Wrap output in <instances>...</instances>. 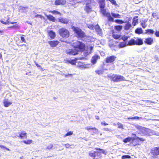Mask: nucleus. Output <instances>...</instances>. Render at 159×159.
I'll use <instances>...</instances> for the list:
<instances>
[{
	"instance_id": "obj_1",
	"label": "nucleus",
	"mask_w": 159,
	"mask_h": 159,
	"mask_svg": "<svg viewBox=\"0 0 159 159\" xmlns=\"http://www.w3.org/2000/svg\"><path fill=\"white\" fill-rule=\"evenodd\" d=\"M71 44L72 46L75 49L73 50L70 49L66 50V52L67 54L75 55L78 54L79 51H83L84 49V44L79 41H75Z\"/></svg>"
},
{
	"instance_id": "obj_2",
	"label": "nucleus",
	"mask_w": 159,
	"mask_h": 159,
	"mask_svg": "<svg viewBox=\"0 0 159 159\" xmlns=\"http://www.w3.org/2000/svg\"><path fill=\"white\" fill-rule=\"evenodd\" d=\"M138 129L144 135L151 136L154 135L159 136V132L155 131L152 130H151L140 126H139L138 127Z\"/></svg>"
},
{
	"instance_id": "obj_3",
	"label": "nucleus",
	"mask_w": 159,
	"mask_h": 159,
	"mask_svg": "<svg viewBox=\"0 0 159 159\" xmlns=\"http://www.w3.org/2000/svg\"><path fill=\"white\" fill-rule=\"evenodd\" d=\"M110 79L114 82H119L125 80V78L123 76L114 74H110L107 75Z\"/></svg>"
},
{
	"instance_id": "obj_4",
	"label": "nucleus",
	"mask_w": 159,
	"mask_h": 159,
	"mask_svg": "<svg viewBox=\"0 0 159 159\" xmlns=\"http://www.w3.org/2000/svg\"><path fill=\"white\" fill-rule=\"evenodd\" d=\"M101 13L104 16H106L109 21H113V18L112 17L111 15V13L109 12H107L106 9L104 8L101 9H100Z\"/></svg>"
},
{
	"instance_id": "obj_5",
	"label": "nucleus",
	"mask_w": 159,
	"mask_h": 159,
	"mask_svg": "<svg viewBox=\"0 0 159 159\" xmlns=\"http://www.w3.org/2000/svg\"><path fill=\"white\" fill-rule=\"evenodd\" d=\"M60 35L63 38H67L69 36V31L64 28H62L59 30V31Z\"/></svg>"
},
{
	"instance_id": "obj_6",
	"label": "nucleus",
	"mask_w": 159,
	"mask_h": 159,
	"mask_svg": "<svg viewBox=\"0 0 159 159\" xmlns=\"http://www.w3.org/2000/svg\"><path fill=\"white\" fill-rule=\"evenodd\" d=\"M72 29L76 33L78 37H83L85 36L84 33L78 27H75L73 26L72 27Z\"/></svg>"
},
{
	"instance_id": "obj_7",
	"label": "nucleus",
	"mask_w": 159,
	"mask_h": 159,
	"mask_svg": "<svg viewBox=\"0 0 159 159\" xmlns=\"http://www.w3.org/2000/svg\"><path fill=\"white\" fill-rule=\"evenodd\" d=\"M77 67L81 69H88L91 67V65L89 64H85L83 63L79 62L76 65Z\"/></svg>"
},
{
	"instance_id": "obj_8",
	"label": "nucleus",
	"mask_w": 159,
	"mask_h": 159,
	"mask_svg": "<svg viewBox=\"0 0 159 159\" xmlns=\"http://www.w3.org/2000/svg\"><path fill=\"white\" fill-rule=\"evenodd\" d=\"M116 57L115 56H112L107 57L106 59V62L107 63H111L115 61Z\"/></svg>"
},
{
	"instance_id": "obj_9",
	"label": "nucleus",
	"mask_w": 159,
	"mask_h": 159,
	"mask_svg": "<svg viewBox=\"0 0 159 159\" xmlns=\"http://www.w3.org/2000/svg\"><path fill=\"white\" fill-rule=\"evenodd\" d=\"M151 153L154 155H157L159 154V147H155L152 149Z\"/></svg>"
},
{
	"instance_id": "obj_10",
	"label": "nucleus",
	"mask_w": 159,
	"mask_h": 159,
	"mask_svg": "<svg viewBox=\"0 0 159 159\" xmlns=\"http://www.w3.org/2000/svg\"><path fill=\"white\" fill-rule=\"evenodd\" d=\"M66 0H56L55 2V4L56 5H63L66 3Z\"/></svg>"
},
{
	"instance_id": "obj_11",
	"label": "nucleus",
	"mask_w": 159,
	"mask_h": 159,
	"mask_svg": "<svg viewBox=\"0 0 159 159\" xmlns=\"http://www.w3.org/2000/svg\"><path fill=\"white\" fill-rule=\"evenodd\" d=\"M85 129L89 132L90 130H92L93 133H96L98 131V129L95 127H92L91 126H87L85 128Z\"/></svg>"
},
{
	"instance_id": "obj_12",
	"label": "nucleus",
	"mask_w": 159,
	"mask_h": 159,
	"mask_svg": "<svg viewBox=\"0 0 159 159\" xmlns=\"http://www.w3.org/2000/svg\"><path fill=\"white\" fill-rule=\"evenodd\" d=\"M3 102L5 107H8L12 104V102L9 101L7 99L4 100Z\"/></svg>"
},
{
	"instance_id": "obj_13",
	"label": "nucleus",
	"mask_w": 159,
	"mask_h": 159,
	"mask_svg": "<svg viewBox=\"0 0 159 159\" xmlns=\"http://www.w3.org/2000/svg\"><path fill=\"white\" fill-rule=\"evenodd\" d=\"M85 11L87 13H89L92 11V7L91 5L87 4L86 5L84 8Z\"/></svg>"
},
{
	"instance_id": "obj_14",
	"label": "nucleus",
	"mask_w": 159,
	"mask_h": 159,
	"mask_svg": "<svg viewBox=\"0 0 159 159\" xmlns=\"http://www.w3.org/2000/svg\"><path fill=\"white\" fill-rule=\"evenodd\" d=\"M58 20L59 22L65 24H68L69 22L68 19L65 18H60L58 19Z\"/></svg>"
},
{
	"instance_id": "obj_15",
	"label": "nucleus",
	"mask_w": 159,
	"mask_h": 159,
	"mask_svg": "<svg viewBox=\"0 0 159 159\" xmlns=\"http://www.w3.org/2000/svg\"><path fill=\"white\" fill-rule=\"evenodd\" d=\"M143 43V40L141 38H138L135 40V44L136 45H141Z\"/></svg>"
},
{
	"instance_id": "obj_16",
	"label": "nucleus",
	"mask_w": 159,
	"mask_h": 159,
	"mask_svg": "<svg viewBox=\"0 0 159 159\" xmlns=\"http://www.w3.org/2000/svg\"><path fill=\"white\" fill-rule=\"evenodd\" d=\"M44 14L47 16L48 19L49 20L52 22H55V21L56 19L55 17H53L52 15H48L45 14V13H44Z\"/></svg>"
},
{
	"instance_id": "obj_17",
	"label": "nucleus",
	"mask_w": 159,
	"mask_h": 159,
	"mask_svg": "<svg viewBox=\"0 0 159 159\" xmlns=\"http://www.w3.org/2000/svg\"><path fill=\"white\" fill-rule=\"evenodd\" d=\"M111 15H112V17L114 18H121V16L118 13H116L113 11H111Z\"/></svg>"
},
{
	"instance_id": "obj_18",
	"label": "nucleus",
	"mask_w": 159,
	"mask_h": 159,
	"mask_svg": "<svg viewBox=\"0 0 159 159\" xmlns=\"http://www.w3.org/2000/svg\"><path fill=\"white\" fill-rule=\"evenodd\" d=\"M153 41L152 38H149L146 39L145 42L148 44L151 45L153 43Z\"/></svg>"
},
{
	"instance_id": "obj_19",
	"label": "nucleus",
	"mask_w": 159,
	"mask_h": 159,
	"mask_svg": "<svg viewBox=\"0 0 159 159\" xmlns=\"http://www.w3.org/2000/svg\"><path fill=\"white\" fill-rule=\"evenodd\" d=\"M76 59H75L73 60L69 59L66 60V63H69L72 65H74L76 63Z\"/></svg>"
},
{
	"instance_id": "obj_20",
	"label": "nucleus",
	"mask_w": 159,
	"mask_h": 159,
	"mask_svg": "<svg viewBox=\"0 0 159 159\" xmlns=\"http://www.w3.org/2000/svg\"><path fill=\"white\" fill-rule=\"evenodd\" d=\"M99 57L97 55H94L92 58L91 62L93 64L96 63L97 60L98 59Z\"/></svg>"
},
{
	"instance_id": "obj_21",
	"label": "nucleus",
	"mask_w": 159,
	"mask_h": 159,
	"mask_svg": "<svg viewBox=\"0 0 159 159\" xmlns=\"http://www.w3.org/2000/svg\"><path fill=\"white\" fill-rule=\"evenodd\" d=\"M49 43L52 47H55L56 46L58 43V41H50L48 42Z\"/></svg>"
},
{
	"instance_id": "obj_22",
	"label": "nucleus",
	"mask_w": 159,
	"mask_h": 159,
	"mask_svg": "<svg viewBox=\"0 0 159 159\" xmlns=\"http://www.w3.org/2000/svg\"><path fill=\"white\" fill-rule=\"evenodd\" d=\"M94 30L96 31L98 34H101V30L98 25H97L95 26Z\"/></svg>"
},
{
	"instance_id": "obj_23",
	"label": "nucleus",
	"mask_w": 159,
	"mask_h": 159,
	"mask_svg": "<svg viewBox=\"0 0 159 159\" xmlns=\"http://www.w3.org/2000/svg\"><path fill=\"white\" fill-rule=\"evenodd\" d=\"M100 9L104 8L105 7L104 0H99Z\"/></svg>"
},
{
	"instance_id": "obj_24",
	"label": "nucleus",
	"mask_w": 159,
	"mask_h": 159,
	"mask_svg": "<svg viewBox=\"0 0 159 159\" xmlns=\"http://www.w3.org/2000/svg\"><path fill=\"white\" fill-rule=\"evenodd\" d=\"M127 45L132 46L135 44V40L132 39L130 40L128 43H127Z\"/></svg>"
},
{
	"instance_id": "obj_25",
	"label": "nucleus",
	"mask_w": 159,
	"mask_h": 159,
	"mask_svg": "<svg viewBox=\"0 0 159 159\" xmlns=\"http://www.w3.org/2000/svg\"><path fill=\"white\" fill-rule=\"evenodd\" d=\"M118 46L120 48H123L125 47L126 46H127V42L124 41L120 42L119 43Z\"/></svg>"
},
{
	"instance_id": "obj_26",
	"label": "nucleus",
	"mask_w": 159,
	"mask_h": 159,
	"mask_svg": "<svg viewBox=\"0 0 159 159\" xmlns=\"http://www.w3.org/2000/svg\"><path fill=\"white\" fill-rule=\"evenodd\" d=\"M48 34L49 37L52 39H54L55 37V33L52 31H50Z\"/></svg>"
},
{
	"instance_id": "obj_27",
	"label": "nucleus",
	"mask_w": 159,
	"mask_h": 159,
	"mask_svg": "<svg viewBox=\"0 0 159 159\" xmlns=\"http://www.w3.org/2000/svg\"><path fill=\"white\" fill-rule=\"evenodd\" d=\"M132 26L131 25L129 22L125 24L124 28L125 30H128Z\"/></svg>"
},
{
	"instance_id": "obj_28",
	"label": "nucleus",
	"mask_w": 159,
	"mask_h": 159,
	"mask_svg": "<svg viewBox=\"0 0 159 159\" xmlns=\"http://www.w3.org/2000/svg\"><path fill=\"white\" fill-rule=\"evenodd\" d=\"M137 16H135L133 18L132 24L134 26H135L138 22V19H137Z\"/></svg>"
},
{
	"instance_id": "obj_29",
	"label": "nucleus",
	"mask_w": 159,
	"mask_h": 159,
	"mask_svg": "<svg viewBox=\"0 0 159 159\" xmlns=\"http://www.w3.org/2000/svg\"><path fill=\"white\" fill-rule=\"evenodd\" d=\"M27 134L26 133L23 132L20 134L19 137L21 139H24L27 138Z\"/></svg>"
},
{
	"instance_id": "obj_30",
	"label": "nucleus",
	"mask_w": 159,
	"mask_h": 159,
	"mask_svg": "<svg viewBox=\"0 0 159 159\" xmlns=\"http://www.w3.org/2000/svg\"><path fill=\"white\" fill-rule=\"evenodd\" d=\"M135 32L138 34H142L143 33V30L141 28H138L135 30Z\"/></svg>"
},
{
	"instance_id": "obj_31",
	"label": "nucleus",
	"mask_w": 159,
	"mask_h": 159,
	"mask_svg": "<svg viewBox=\"0 0 159 159\" xmlns=\"http://www.w3.org/2000/svg\"><path fill=\"white\" fill-rule=\"evenodd\" d=\"M110 22H115L116 23L119 24H122L124 23V22L120 20H119V19H117L114 20L113 19V21H110Z\"/></svg>"
},
{
	"instance_id": "obj_32",
	"label": "nucleus",
	"mask_w": 159,
	"mask_h": 159,
	"mask_svg": "<svg viewBox=\"0 0 159 159\" xmlns=\"http://www.w3.org/2000/svg\"><path fill=\"white\" fill-rule=\"evenodd\" d=\"M133 141V138L131 137H128L126 138L125 139L123 140V142L125 143H127L128 142H129L130 141Z\"/></svg>"
},
{
	"instance_id": "obj_33",
	"label": "nucleus",
	"mask_w": 159,
	"mask_h": 159,
	"mask_svg": "<svg viewBox=\"0 0 159 159\" xmlns=\"http://www.w3.org/2000/svg\"><path fill=\"white\" fill-rule=\"evenodd\" d=\"M89 154V156L92 157L94 158L95 157V152L94 151H92L90 152Z\"/></svg>"
},
{
	"instance_id": "obj_34",
	"label": "nucleus",
	"mask_w": 159,
	"mask_h": 159,
	"mask_svg": "<svg viewBox=\"0 0 159 159\" xmlns=\"http://www.w3.org/2000/svg\"><path fill=\"white\" fill-rule=\"evenodd\" d=\"M147 22V21L144 20L143 21L141 22V24L142 25V27L143 28H145L147 26V24H146V22Z\"/></svg>"
},
{
	"instance_id": "obj_35",
	"label": "nucleus",
	"mask_w": 159,
	"mask_h": 159,
	"mask_svg": "<svg viewBox=\"0 0 159 159\" xmlns=\"http://www.w3.org/2000/svg\"><path fill=\"white\" fill-rule=\"evenodd\" d=\"M112 36L113 38L115 39H118L121 37L120 35L114 34H113Z\"/></svg>"
},
{
	"instance_id": "obj_36",
	"label": "nucleus",
	"mask_w": 159,
	"mask_h": 159,
	"mask_svg": "<svg viewBox=\"0 0 159 159\" xmlns=\"http://www.w3.org/2000/svg\"><path fill=\"white\" fill-rule=\"evenodd\" d=\"M122 26L121 25H117L115 27V29L118 31H120L122 30Z\"/></svg>"
},
{
	"instance_id": "obj_37",
	"label": "nucleus",
	"mask_w": 159,
	"mask_h": 159,
	"mask_svg": "<svg viewBox=\"0 0 159 159\" xmlns=\"http://www.w3.org/2000/svg\"><path fill=\"white\" fill-rule=\"evenodd\" d=\"M110 1L112 5L118 6V5L115 0H107V1Z\"/></svg>"
},
{
	"instance_id": "obj_38",
	"label": "nucleus",
	"mask_w": 159,
	"mask_h": 159,
	"mask_svg": "<svg viewBox=\"0 0 159 159\" xmlns=\"http://www.w3.org/2000/svg\"><path fill=\"white\" fill-rule=\"evenodd\" d=\"M88 27L91 30H94V27L95 26H93V25L92 24H87Z\"/></svg>"
},
{
	"instance_id": "obj_39",
	"label": "nucleus",
	"mask_w": 159,
	"mask_h": 159,
	"mask_svg": "<svg viewBox=\"0 0 159 159\" xmlns=\"http://www.w3.org/2000/svg\"><path fill=\"white\" fill-rule=\"evenodd\" d=\"M23 142L26 144H30L32 143V140H24Z\"/></svg>"
},
{
	"instance_id": "obj_40",
	"label": "nucleus",
	"mask_w": 159,
	"mask_h": 159,
	"mask_svg": "<svg viewBox=\"0 0 159 159\" xmlns=\"http://www.w3.org/2000/svg\"><path fill=\"white\" fill-rule=\"evenodd\" d=\"M129 37L123 35L122 36L121 38L123 40L124 42H125L127 40Z\"/></svg>"
},
{
	"instance_id": "obj_41",
	"label": "nucleus",
	"mask_w": 159,
	"mask_h": 159,
	"mask_svg": "<svg viewBox=\"0 0 159 159\" xmlns=\"http://www.w3.org/2000/svg\"><path fill=\"white\" fill-rule=\"evenodd\" d=\"M50 12L52 13L53 14H58L59 15H61V13L59 12L58 11H56V10H53L52 11H50Z\"/></svg>"
},
{
	"instance_id": "obj_42",
	"label": "nucleus",
	"mask_w": 159,
	"mask_h": 159,
	"mask_svg": "<svg viewBox=\"0 0 159 159\" xmlns=\"http://www.w3.org/2000/svg\"><path fill=\"white\" fill-rule=\"evenodd\" d=\"M128 119H137L139 120L142 118L141 117H139L137 116L133 117H129L127 118Z\"/></svg>"
},
{
	"instance_id": "obj_43",
	"label": "nucleus",
	"mask_w": 159,
	"mask_h": 159,
	"mask_svg": "<svg viewBox=\"0 0 159 159\" xmlns=\"http://www.w3.org/2000/svg\"><path fill=\"white\" fill-rule=\"evenodd\" d=\"M91 0H85L84 2V4L91 5Z\"/></svg>"
},
{
	"instance_id": "obj_44",
	"label": "nucleus",
	"mask_w": 159,
	"mask_h": 159,
	"mask_svg": "<svg viewBox=\"0 0 159 159\" xmlns=\"http://www.w3.org/2000/svg\"><path fill=\"white\" fill-rule=\"evenodd\" d=\"M73 131H70L67 133L64 136V137H66L68 136H70L73 134Z\"/></svg>"
},
{
	"instance_id": "obj_45",
	"label": "nucleus",
	"mask_w": 159,
	"mask_h": 159,
	"mask_svg": "<svg viewBox=\"0 0 159 159\" xmlns=\"http://www.w3.org/2000/svg\"><path fill=\"white\" fill-rule=\"evenodd\" d=\"M154 30H147V33H149L151 34H152L154 33Z\"/></svg>"
},
{
	"instance_id": "obj_46",
	"label": "nucleus",
	"mask_w": 159,
	"mask_h": 159,
	"mask_svg": "<svg viewBox=\"0 0 159 159\" xmlns=\"http://www.w3.org/2000/svg\"><path fill=\"white\" fill-rule=\"evenodd\" d=\"M131 157L129 155H126L123 156L122 157V159H125V158H130Z\"/></svg>"
},
{
	"instance_id": "obj_47",
	"label": "nucleus",
	"mask_w": 159,
	"mask_h": 159,
	"mask_svg": "<svg viewBox=\"0 0 159 159\" xmlns=\"http://www.w3.org/2000/svg\"><path fill=\"white\" fill-rule=\"evenodd\" d=\"M117 125L118 128L123 129V125L122 124L120 123H118Z\"/></svg>"
},
{
	"instance_id": "obj_48",
	"label": "nucleus",
	"mask_w": 159,
	"mask_h": 159,
	"mask_svg": "<svg viewBox=\"0 0 159 159\" xmlns=\"http://www.w3.org/2000/svg\"><path fill=\"white\" fill-rule=\"evenodd\" d=\"M95 72L99 75L102 74V71L101 70H95Z\"/></svg>"
},
{
	"instance_id": "obj_49",
	"label": "nucleus",
	"mask_w": 159,
	"mask_h": 159,
	"mask_svg": "<svg viewBox=\"0 0 159 159\" xmlns=\"http://www.w3.org/2000/svg\"><path fill=\"white\" fill-rule=\"evenodd\" d=\"M73 74H67L64 75V76L66 77H71Z\"/></svg>"
},
{
	"instance_id": "obj_50",
	"label": "nucleus",
	"mask_w": 159,
	"mask_h": 159,
	"mask_svg": "<svg viewBox=\"0 0 159 159\" xmlns=\"http://www.w3.org/2000/svg\"><path fill=\"white\" fill-rule=\"evenodd\" d=\"M53 146V145L52 144H50L49 145H48L47 147V148L48 149H51Z\"/></svg>"
},
{
	"instance_id": "obj_51",
	"label": "nucleus",
	"mask_w": 159,
	"mask_h": 159,
	"mask_svg": "<svg viewBox=\"0 0 159 159\" xmlns=\"http://www.w3.org/2000/svg\"><path fill=\"white\" fill-rule=\"evenodd\" d=\"M35 17H39L40 18H43L44 19V18L42 16L39 15H37L35 16Z\"/></svg>"
},
{
	"instance_id": "obj_52",
	"label": "nucleus",
	"mask_w": 159,
	"mask_h": 159,
	"mask_svg": "<svg viewBox=\"0 0 159 159\" xmlns=\"http://www.w3.org/2000/svg\"><path fill=\"white\" fill-rule=\"evenodd\" d=\"M97 150H100L101 151V152L103 153H104V154H106V151L105 150H104L103 149H101L100 148H97L96 149Z\"/></svg>"
},
{
	"instance_id": "obj_53",
	"label": "nucleus",
	"mask_w": 159,
	"mask_h": 159,
	"mask_svg": "<svg viewBox=\"0 0 159 159\" xmlns=\"http://www.w3.org/2000/svg\"><path fill=\"white\" fill-rule=\"evenodd\" d=\"M73 145H70L69 144H66L64 145V146L66 148H69L70 146H73Z\"/></svg>"
},
{
	"instance_id": "obj_54",
	"label": "nucleus",
	"mask_w": 159,
	"mask_h": 159,
	"mask_svg": "<svg viewBox=\"0 0 159 159\" xmlns=\"http://www.w3.org/2000/svg\"><path fill=\"white\" fill-rule=\"evenodd\" d=\"M21 39L23 42L26 43L24 37H21Z\"/></svg>"
},
{
	"instance_id": "obj_55",
	"label": "nucleus",
	"mask_w": 159,
	"mask_h": 159,
	"mask_svg": "<svg viewBox=\"0 0 159 159\" xmlns=\"http://www.w3.org/2000/svg\"><path fill=\"white\" fill-rule=\"evenodd\" d=\"M155 35L157 37H159V31H156L155 33Z\"/></svg>"
},
{
	"instance_id": "obj_56",
	"label": "nucleus",
	"mask_w": 159,
	"mask_h": 159,
	"mask_svg": "<svg viewBox=\"0 0 159 159\" xmlns=\"http://www.w3.org/2000/svg\"><path fill=\"white\" fill-rule=\"evenodd\" d=\"M139 138H140L139 137H136L135 138L133 137V141L134 140H136V139H139Z\"/></svg>"
},
{
	"instance_id": "obj_57",
	"label": "nucleus",
	"mask_w": 159,
	"mask_h": 159,
	"mask_svg": "<svg viewBox=\"0 0 159 159\" xmlns=\"http://www.w3.org/2000/svg\"><path fill=\"white\" fill-rule=\"evenodd\" d=\"M9 18H8V20H7V21L6 22H4V24H6V25L8 24L9 23V22L8 21V20H9Z\"/></svg>"
},
{
	"instance_id": "obj_58",
	"label": "nucleus",
	"mask_w": 159,
	"mask_h": 159,
	"mask_svg": "<svg viewBox=\"0 0 159 159\" xmlns=\"http://www.w3.org/2000/svg\"><path fill=\"white\" fill-rule=\"evenodd\" d=\"M101 124L102 125H108V124L107 123H106L105 122H102L101 123Z\"/></svg>"
},
{
	"instance_id": "obj_59",
	"label": "nucleus",
	"mask_w": 159,
	"mask_h": 159,
	"mask_svg": "<svg viewBox=\"0 0 159 159\" xmlns=\"http://www.w3.org/2000/svg\"><path fill=\"white\" fill-rule=\"evenodd\" d=\"M156 16V14L155 13H153L152 14V16L154 18H155Z\"/></svg>"
},
{
	"instance_id": "obj_60",
	"label": "nucleus",
	"mask_w": 159,
	"mask_h": 159,
	"mask_svg": "<svg viewBox=\"0 0 159 159\" xmlns=\"http://www.w3.org/2000/svg\"><path fill=\"white\" fill-rule=\"evenodd\" d=\"M89 48L90 49V51H91L93 49V47L92 46H90L89 47Z\"/></svg>"
},
{
	"instance_id": "obj_61",
	"label": "nucleus",
	"mask_w": 159,
	"mask_h": 159,
	"mask_svg": "<svg viewBox=\"0 0 159 159\" xmlns=\"http://www.w3.org/2000/svg\"><path fill=\"white\" fill-rule=\"evenodd\" d=\"M139 140L142 141H143L145 140L143 138H140Z\"/></svg>"
},
{
	"instance_id": "obj_62",
	"label": "nucleus",
	"mask_w": 159,
	"mask_h": 159,
	"mask_svg": "<svg viewBox=\"0 0 159 159\" xmlns=\"http://www.w3.org/2000/svg\"><path fill=\"white\" fill-rule=\"evenodd\" d=\"M35 64L37 67H41V66L39 65L37 63H36V62H35Z\"/></svg>"
},
{
	"instance_id": "obj_63",
	"label": "nucleus",
	"mask_w": 159,
	"mask_h": 159,
	"mask_svg": "<svg viewBox=\"0 0 159 159\" xmlns=\"http://www.w3.org/2000/svg\"><path fill=\"white\" fill-rule=\"evenodd\" d=\"M95 118L96 119H97V120H99V117L98 116H95Z\"/></svg>"
},
{
	"instance_id": "obj_64",
	"label": "nucleus",
	"mask_w": 159,
	"mask_h": 159,
	"mask_svg": "<svg viewBox=\"0 0 159 159\" xmlns=\"http://www.w3.org/2000/svg\"><path fill=\"white\" fill-rule=\"evenodd\" d=\"M104 129L105 130H106V131L110 130H111V129H108V128Z\"/></svg>"
}]
</instances>
